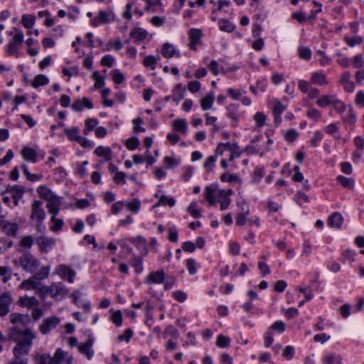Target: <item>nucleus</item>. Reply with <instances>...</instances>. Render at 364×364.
<instances>
[{"mask_svg": "<svg viewBox=\"0 0 364 364\" xmlns=\"http://www.w3.org/2000/svg\"><path fill=\"white\" fill-rule=\"evenodd\" d=\"M18 304L21 306L31 308L33 306H37L39 304V301L38 299L34 297H28L27 296H21L18 301Z\"/></svg>", "mask_w": 364, "mask_h": 364, "instance_id": "obj_16", "label": "nucleus"}, {"mask_svg": "<svg viewBox=\"0 0 364 364\" xmlns=\"http://www.w3.org/2000/svg\"><path fill=\"white\" fill-rule=\"evenodd\" d=\"M335 97V95H322L317 100L316 104L321 107H325L332 105Z\"/></svg>", "mask_w": 364, "mask_h": 364, "instance_id": "obj_27", "label": "nucleus"}, {"mask_svg": "<svg viewBox=\"0 0 364 364\" xmlns=\"http://www.w3.org/2000/svg\"><path fill=\"white\" fill-rule=\"evenodd\" d=\"M36 243L40 250L43 252H48L55 244V239L41 235L36 238Z\"/></svg>", "mask_w": 364, "mask_h": 364, "instance_id": "obj_10", "label": "nucleus"}, {"mask_svg": "<svg viewBox=\"0 0 364 364\" xmlns=\"http://www.w3.org/2000/svg\"><path fill=\"white\" fill-rule=\"evenodd\" d=\"M56 200L55 198H53V200H50L49 203L47 204V208L48 209V211L53 214V216H55L59 212V207L55 203Z\"/></svg>", "mask_w": 364, "mask_h": 364, "instance_id": "obj_53", "label": "nucleus"}, {"mask_svg": "<svg viewBox=\"0 0 364 364\" xmlns=\"http://www.w3.org/2000/svg\"><path fill=\"white\" fill-rule=\"evenodd\" d=\"M161 53L164 57L170 58L173 56L175 53V48L170 43H164L161 50Z\"/></svg>", "mask_w": 364, "mask_h": 364, "instance_id": "obj_36", "label": "nucleus"}, {"mask_svg": "<svg viewBox=\"0 0 364 364\" xmlns=\"http://www.w3.org/2000/svg\"><path fill=\"white\" fill-rule=\"evenodd\" d=\"M43 203L41 200H34L31 205V218L36 223H43L46 218V213L42 208Z\"/></svg>", "mask_w": 364, "mask_h": 364, "instance_id": "obj_5", "label": "nucleus"}, {"mask_svg": "<svg viewBox=\"0 0 364 364\" xmlns=\"http://www.w3.org/2000/svg\"><path fill=\"white\" fill-rule=\"evenodd\" d=\"M37 279H34L33 276L28 279L24 280L22 282V283L20 285V287L21 289H38V287L40 285V283L36 281Z\"/></svg>", "mask_w": 364, "mask_h": 364, "instance_id": "obj_26", "label": "nucleus"}, {"mask_svg": "<svg viewBox=\"0 0 364 364\" xmlns=\"http://www.w3.org/2000/svg\"><path fill=\"white\" fill-rule=\"evenodd\" d=\"M230 343V340L228 337L223 335H219L217 338L216 345L220 348H227Z\"/></svg>", "mask_w": 364, "mask_h": 364, "instance_id": "obj_44", "label": "nucleus"}, {"mask_svg": "<svg viewBox=\"0 0 364 364\" xmlns=\"http://www.w3.org/2000/svg\"><path fill=\"white\" fill-rule=\"evenodd\" d=\"M271 328L274 331L282 333L285 331L286 325L283 321H277L271 326Z\"/></svg>", "mask_w": 364, "mask_h": 364, "instance_id": "obj_62", "label": "nucleus"}, {"mask_svg": "<svg viewBox=\"0 0 364 364\" xmlns=\"http://www.w3.org/2000/svg\"><path fill=\"white\" fill-rule=\"evenodd\" d=\"M11 270L6 267H0V279L3 283H6L11 278Z\"/></svg>", "mask_w": 364, "mask_h": 364, "instance_id": "obj_40", "label": "nucleus"}, {"mask_svg": "<svg viewBox=\"0 0 364 364\" xmlns=\"http://www.w3.org/2000/svg\"><path fill=\"white\" fill-rule=\"evenodd\" d=\"M114 62V58L112 55H106L101 59L100 64L102 66L112 68L113 66Z\"/></svg>", "mask_w": 364, "mask_h": 364, "instance_id": "obj_55", "label": "nucleus"}, {"mask_svg": "<svg viewBox=\"0 0 364 364\" xmlns=\"http://www.w3.org/2000/svg\"><path fill=\"white\" fill-rule=\"evenodd\" d=\"M37 193L43 199H46L48 201L53 200V198H55L56 197L53 194L51 191L46 186H39L37 188Z\"/></svg>", "mask_w": 364, "mask_h": 364, "instance_id": "obj_23", "label": "nucleus"}, {"mask_svg": "<svg viewBox=\"0 0 364 364\" xmlns=\"http://www.w3.org/2000/svg\"><path fill=\"white\" fill-rule=\"evenodd\" d=\"M51 221L54 223V225L51 228L53 231H58L61 230L63 225V220L56 218L55 216H53L51 218Z\"/></svg>", "mask_w": 364, "mask_h": 364, "instance_id": "obj_64", "label": "nucleus"}, {"mask_svg": "<svg viewBox=\"0 0 364 364\" xmlns=\"http://www.w3.org/2000/svg\"><path fill=\"white\" fill-rule=\"evenodd\" d=\"M92 341L90 340H87L85 343H80L78 346L79 351L83 354H85L88 358H90L92 356V353L91 352Z\"/></svg>", "mask_w": 364, "mask_h": 364, "instance_id": "obj_28", "label": "nucleus"}, {"mask_svg": "<svg viewBox=\"0 0 364 364\" xmlns=\"http://www.w3.org/2000/svg\"><path fill=\"white\" fill-rule=\"evenodd\" d=\"M60 323V318L56 316H53L44 319L42 323L39 326V331L42 334H47L51 330L55 328Z\"/></svg>", "mask_w": 364, "mask_h": 364, "instance_id": "obj_8", "label": "nucleus"}, {"mask_svg": "<svg viewBox=\"0 0 364 364\" xmlns=\"http://www.w3.org/2000/svg\"><path fill=\"white\" fill-rule=\"evenodd\" d=\"M218 24L220 29L223 31L230 33L232 32L235 29V26L225 19L220 20Z\"/></svg>", "mask_w": 364, "mask_h": 364, "instance_id": "obj_39", "label": "nucleus"}, {"mask_svg": "<svg viewBox=\"0 0 364 364\" xmlns=\"http://www.w3.org/2000/svg\"><path fill=\"white\" fill-rule=\"evenodd\" d=\"M10 321L13 324L20 323L22 326H27L31 322V318L28 314H21L13 313L9 316Z\"/></svg>", "mask_w": 364, "mask_h": 364, "instance_id": "obj_13", "label": "nucleus"}, {"mask_svg": "<svg viewBox=\"0 0 364 364\" xmlns=\"http://www.w3.org/2000/svg\"><path fill=\"white\" fill-rule=\"evenodd\" d=\"M146 36L147 32L141 28L133 29L130 32V36L134 38L135 41H143Z\"/></svg>", "mask_w": 364, "mask_h": 364, "instance_id": "obj_29", "label": "nucleus"}, {"mask_svg": "<svg viewBox=\"0 0 364 364\" xmlns=\"http://www.w3.org/2000/svg\"><path fill=\"white\" fill-rule=\"evenodd\" d=\"M55 273L62 279H67L70 283L73 282V279L76 274L75 271L72 269L69 266L60 264L55 269Z\"/></svg>", "mask_w": 364, "mask_h": 364, "instance_id": "obj_9", "label": "nucleus"}, {"mask_svg": "<svg viewBox=\"0 0 364 364\" xmlns=\"http://www.w3.org/2000/svg\"><path fill=\"white\" fill-rule=\"evenodd\" d=\"M49 272H50V267L49 266L43 267L42 268L40 269L39 271H38L35 273V274L33 275V277H34V279L39 280V281L43 280V279H46L48 277Z\"/></svg>", "mask_w": 364, "mask_h": 364, "instance_id": "obj_35", "label": "nucleus"}, {"mask_svg": "<svg viewBox=\"0 0 364 364\" xmlns=\"http://www.w3.org/2000/svg\"><path fill=\"white\" fill-rule=\"evenodd\" d=\"M79 129L77 127H72L71 129H65V132L68 138L71 141H78V138L80 137L79 134Z\"/></svg>", "mask_w": 364, "mask_h": 364, "instance_id": "obj_33", "label": "nucleus"}, {"mask_svg": "<svg viewBox=\"0 0 364 364\" xmlns=\"http://www.w3.org/2000/svg\"><path fill=\"white\" fill-rule=\"evenodd\" d=\"M133 335V331L131 328H127L125 330L124 333L123 334H121L118 336L117 339L119 341H124L129 342V339Z\"/></svg>", "mask_w": 364, "mask_h": 364, "instance_id": "obj_63", "label": "nucleus"}, {"mask_svg": "<svg viewBox=\"0 0 364 364\" xmlns=\"http://www.w3.org/2000/svg\"><path fill=\"white\" fill-rule=\"evenodd\" d=\"M13 302V298L9 291L0 294V316H5L9 312V306Z\"/></svg>", "mask_w": 364, "mask_h": 364, "instance_id": "obj_7", "label": "nucleus"}, {"mask_svg": "<svg viewBox=\"0 0 364 364\" xmlns=\"http://www.w3.org/2000/svg\"><path fill=\"white\" fill-rule=\"evenodd\" d=\"M36 338L35 333L30 328L21 331L18 326L9 329L8 338L9 341L17 342L13 349L15 360L13 364H26L27 355L32 346V341Z\"/></svg>", "mask_w": 364, "mask_h": 364, "instance_id": "obj_1", "label": "nucleus"}, {"mask_svg": "<svg viewBox=\"0 0 364 364\" xmlns=\"http://www.w3.org/2000/svg\"><path fill=\"white\" fill-rule=\"evenodd\" d=\"M38 364H54V358L49 354H43L36 360Z\"/></svg>", "mask_w": 364, "mask_h": 364, "instance_id": "obj_46", "label": "nucleus"}, {"mask_svg": "<svg viewBox=\"0 0 364 364\" xmlns=\"http://www.w3.org/2000/svg\"><path fill=\"white\" fill-rule=\"evenodd\" d=\"M232 149H229L228 151L231 152V154L229 158V161H232L235 158H238L240 156V152L239 151V146L236 144H232Z\"/></svg>", "mask_w": 364, "mask_h": 364, "instance_id": "obj_61", "label": "nucleus"}, {"mask_svg": "<svg viewBox=\"0 0 364 364\" xmlns=\"http://www.w3.org/2000/svg\"><path fill=\"white\" fill-rule=\"evenodd\" d=\"M23 158L26 160L36 163L37 161L36 152L34 149L29 147H24L21 150Z\"/></svg>", "mask_w": 364, "mask_h": 364, "instance_id": "obj_18", "label": "nucleus"}, {"mask_svg": "<svg viewBox=\"0 0 364 364\" xmlns=\"http://www.w3.org/2000/svg\"><path fill=\"white\" fill-rule=\"evenodd\" d=\"M40 291L45 294H50L52 297L64 296L68 292V289L62 282L53 283L49 287H42Z\"/></svg>", "mask_w": 364, "mask_h": 364, "instance_id": "obj_3", "label": "nucleus"}, {"mask_svg": "<svg viewBox=\"0 0 364 364\" xmlns=\"http://www.w3.org/2000/svg\"><path fill=\"white\" fill-rule=\"evenodd\" d=\"M112 321L117 326H120L122 323V314L120 311H113L112 314Z\"/></svg>", "mask_w": 364, "mask_h": 364, "instance_id": "obj_56", "label": "nucleus"}, {"mask_svg": "<svg viewBox=\"0 0 364 364\" xmlns=\"http://www.w3.org/2000/svg\"><path fill=\"white\" fill-rule=\"evenodd\" d=\"M54 364H70L73 362V357L61 348H58L54 356Z\"/></svg>", "mask_w": 364, "mask_h": 364, "instance_id": "obj_11", "label": "nucleus"}, {"mask_svg": "<svg viewBox=\"0 0 364 364\" xmlns=\"http://www.w3.org/2000/svg\"><path fill=\"white\" fill-rule=\"evenodd\" d=\"M159 205H168L170 207H173L175 205V200L173 198H168L166 196H163L160 198L159 201L156 205L157 206Z\"/></svg>", "mask_w": 364, "mask_h": 364, "instance_id": "obj_50", "label": "nucleus"}, {"mask_svg": "<svg viewBox=\"0 0 364 364\" xmlns=\"http://www.w3.org/2000/svg\"><path fill=\"white\" fill-rule=\"evenodd\" d=\"M19 265L26 272L34 273L40 266V262L30 252L21 255L19 259Z\"/></svg>", "mask_w": 364, "mask_h": 364, "instance_id": "obj_2", "label": "nucleus"}, {"mask_svg": "<svg viewBox=\"0 0 364 364\" xmlns=\"http://www.w3.org/2000/svg\"><path fill=\"white\" fill-rule=\"evenodd\" d=\"M139 144V141L136 137L129 138L126 143L127 148L129 150L136 149Z\"/></svg>", "mask_w": 364, "mask_h": 364, "instance_id": "obj_54", "label": "nucleus"}, {"mask_svg": "<svg viewBox=\"0 0 364 364\" xmlns=\"http://www.w3.org/2000/svg\"><path fill=\"white\" fill-rule=\"evenodd\" d=\"M165 278V273L163 270H159L155 272L149 274L148 279L153 283L161 284L164 282Z\"/></svg>", "mask_w": 364, "mask_h": 364, "instance_id": "obj_25", "label": "nucleus"}, {"mask_svg": "<svg viewBox=\"0 0 364 364\" xmlns=\"http://www.w3.org/2000/svg\"><path fill=\"white\" fill-rule=\"evenodd\" d=\"M214 101V95L213 92L208 93L205 97L201 99L200 105L203 110H208L212 107Z\"/></svg>", "mask_w": 364, "mask_h": 364, "instance_id": "obj_24", "label": "nucleus"}, {"mask_svg": "<svg viewBox=\"0 0 364 364\" xmlns=\"http://www.w3.org/2000/svg\"><path fill=\"white\" fill-rule=\"evenodd\" d=\"M0 228L6 235L15 237L18 229V225L15 223H11L4 215H0Z\"/></svg>", "mask_w": 364, "mask_h": 364, "instance_id": "obj_6", "label": "nucleus"}, {"mask_svg": "<svg viewBox=\"0 0 364 364\" xmlns=\"http://www.w3.org/2000/svg\"><path fill=\"white\" fill-rule=\"evenodd\" d=\"M12 193V198H21L24 193V188L22 186L16 185L8 189Z\"/></svg>", "mask_w": 364, "mask_h": 364, "instance_id": "obj_38", "label": "nucleus"}, {"mask_svg": "<svg viewBox=\"0 0 364 364\" xmlns=\"http://www.w3.org/2000/svg\"><path fill=\"white\" fill-rule=\"evenodd\" d=\"M188 211L195 218H198L201 216L200 212L197 210V203L192 202L188 207Z\"/></svg>", "mask_w": 364, "mask_h": 364, "instance_id": "obj_48", "label": "nucleus"}, {"mask_svg": "<svg viewBox=\"0 0 364 364\" xmlns=\"http://www.w3.org/2000/svg\"><path fill=\"white\" fill-rule=\"evenodd\" d=\"M343 361V358L340 355L336 353H331L324 357L323 362L326 364H331L333 363H341Z\"/></svg>", "mask_w": 364, "mask_h": 364, "instance_id": "obj_37", "label": "nucleus"}, {"mask_svg": "<svg viewBox=\"0 0 364 364\" xmlns=\"http://www.w3.org/2000/svg\"><path fill=\"white\" fill-rule=\"evenodd\" d=\"M48 78L44 75H38L33 79L31 85L34 88H37L40 86L46 85L48 83Z\"/></svg>", "mask_w": 364, "mask_h": 364, "instance_id": "obj_30", "label": "nucleus"}, {"mask_svg": "<svg viewBox=\"0 0 364 364\" xmlns=\"http://www.w3.org/2000/svg\"><path fill=\"white\" fill-rule=\"evenodd\" d=\"M190 43L188 44L191 49L196 50V45L200 43V38L202 36V32L200 29L198 28H191L188 33Z\"/></svg>", "mask_w": 364, "mask_h": 364, "instance_id": "obj_12", "label": "nucleus"}, {"mask_svg": "<svg viewBox=\"0 0 364 364\" xmlns=\"http://www.w3.org/2000/svg\"><path fill=\"white\" fill-rule=\"evenodd\" d=\"M95 154L98 156L103 157L106 161L112 159V150L109 147L99 146L95 149Z\"/></svg>", "mask_w": 364, "mask_h": 364, "instance_id": "obj_17", "label": "nucleus"}, {"mask_svg": "<svg viewBox=\"0 0 364 364\" xmlns=\"http://www.w3.org/2000/svg\"><path fill=\"white\" fill-rule=\"evenodd\" d=\"M216 161V156H209L206 161L204 163V168L207 171H211L215 166V163Z\"/></svg>", "mask_w": 364, "mask_h": 364, "instance_id": "obj_47", "label": "nucleus"}, {"mask_svg": "<svg viewBox=\"0 0 364 364\" xmlns=\"http://www.w3.org/2000/svg\"><path fill=\"white\" fill-rule=\"evenodd\" d=\"M174 130L186 134L188 129V125L185 119H177L172 122Z\"/></svg>", "mask_w": 364, "mask_h": 364, "instance_id": "obj_19", "label": "nucleus"}, {"mask_svg": "<svg viewBox=\"0 0 364 364\" xmlns=\"http://www.w3.org/2000/svg\"><path fill=\"white\" fill-rule=\"evenodd\" d=\"M126 205L129 210L136 213L140 208L141 202L139 200L134 198L132 201L127 203Z\"/></svg>", "mask_w": 364, "mask_h": 364, "instance_id": "obj_45", "label": "nucleus"}, {"mask_svg": "<svg viewBox=\"0 0 364 364\" xmlns=\"http://www.w3.org/2000/svg\"><path fill=\"white\" fill-rule=\"evenodd\" d=\"M112 80L116 84H121L124 82V77L122 73L118 70H114L112 71Z\"/></svg>", "mask_w": 364, "mask_h": 364, "instance_id": "obj_52", "label": "nucleus"}, {"mask_svg": "<svg viewBox=\"0 0 364 364\" xmlns=\"http://www.w3.org/2000/svg\"><path fill=\"white\" fill-rule=\"evenodd\" d=\"M343 218L339 213H333L328 219V225L331 228L340 229L342 226Z\"/></svg>", "mask_w": 364, "mask_h": 364, "instance_id": "obj_15", "label": "nucleus"}, {"mask_svg": "<svg viewBox=\"0 0 364 364\" xmlns=\"http://www.w3.org/2000/svg\"><path fill=\"white\" fill-rule=\"evenodd\" d=\"M157 63V60L154 55H148L144 58L143 64L146 67H151V69L155 68V65Z\"/></svg>", "mask_w": 364, "mask_h": 364, "instance_id": "obj_49", "label": "nucleus"}, {"mask_svg": "<svg viewBox=\"0 0 364 364\" xmlns=\"http://www.w3.org/2000/svg\"><path fill=\"white\" fill-rule=\"evenodd\" d=\"M298 54L300 58L309 60L311 57V50L307 47H299Z\"/></svg>", "mask_w": 364, "mask_h": 364, "instance_id": "obj_41", "label": "nucleus"}, {"mask_svg": "<svg viewBox=\"0 0 364 364\" xmlns=\"http://www.w3.org/2000/svg\"><path fill=\"white\" fill-rule=\"evenodd\" d=\"M196 262L193 259H188L186 261L187 269L190 274H194L196 273Z\"/></svg>", "mask_w": 364, "mask_h": 364, "instance_id": "obj_60", "label": "nucleus"}, {"mask_svg": "<svg viewBox=\"0 0 364 364\" xmlns=\"http://www.w3.org/2000/svg\"><path fill=\"white\" fill-rule=\"evenodd\" d=\"M332 105H333L335 110L338 113L343 112L346 108L345 104L340 100L336 99V97L333 101Z\"/></svg>", "mask_w": 364, "mask_h": 364, "instance_id": "obj_51", "label": "nucleus"}, {"mask_svg": "<svg viewBox=\"0 0 364 364\" xmlns=\"http://www.w3.org/2000/svg\"><path fill=\"white\" fill-rule=\"evenodd\" d=\"M33 243V239L31 236H25L20 241V246L26 248H31Z\"/></svg>", "mask_w": 364, "mask_h": 364, "instance_id": "obj_57", "label": "nucleus"}, {"mask_svg": "<svg viewBox=\"0 0 364 364\" xmlns=\"http://www.w3.org/2000/svg\"><path fill=\"white\" fill-rule=\"evenodd\" d=\"M215 191L216 189L213 186H207L205 189V198L211 206L217 203L214 196Z\"/></svg>", "mask_w": 364, "mask_h": 364, "instance_id": "obj_22", "label": "nucleus"}, {"mask_svg": "<svg viewBox=\"0 0 364 364\" xmlns=\"http://www.w3.org/2000/svg\"><path fill=\"white\" fill-rule=\"evenodd\" d=\"M185 89L181 84H178L173 90V99L175 102H178L183 98Z\"/></svg>", "mask_w": 364, "mask_h": 364, "instance_id": "obj_34", "label": "nucleus"}, {"mask_svg": "<svg viewBox=\"0 0 364 364\" xmlns=\"http://www.w3.org/2000/svg\"><path fill=\"white\" fill-rule=\"evenodd\" d=\"M285 106L283 105L279 101H277L274 102L272 111L274 114L275 115L276 122L281 121L279 115L285 110Z\"/></svg>", "mask_w": 364, "mask_h": 364, "instance_id": "obj_31", "label": "nucleus"}, {"mask_svg": "<svg viewBox=\"0 0 364 364\" xmlns=\"http://www.w3.org/2000/svg\"><path fill=\"white\" fill-rule=\"evenodd\" d=\"M36 17L31 14H24L22 16L21 23L26 28H31L35 23Z\"/></svg>", "mask_w": 364, "mask_h": 364, "instance_id": "obj_32", "label": "nucleus"}, {"mask_svg": "<svg viewBox=\"0 0 364 364\" xmlns=\"http://www.w3.org/2000/svg\"><path fill=\"white\" fill-rule=\"evenodd\" d=\"M109 21V16L108 13L105 11H100L95 18L92 21L93 26H97L100 23H107Z\"/></svg>", "mask_w": 364, "mask_h": 364, "instance_id": "obj_21", "label": "nucleus"}, {"mask_svg": "<svg viewBox=\"0 0 364 364\" xmlns=\"http://www.w3.org/2000/svg\"><path fill=\"white\" fill-rule=\"evenodd\" d=\"M72 108L75 112H80L83 109L84 107H86L89 109L93 108V105L92 102L87 97H83L82 100L77 99L76 100L72 105Z\"/></svg>", "mask_w": 364, "mask_h": 364, "instance_id": "obj_14", "label": "nucleus"}, {"mask_svg": "<svg viewBox=\"0 0 364 364\" xmlns=\"http://www.w3.org/2000/svg\"><path fill=\"white\" fill-rule=\"evenodd\" d=\"M337 181L345 188H351L354 185V181L353 179L343 176H338L337 177Z\"/></svg>", "mask_w": 364, "mask_h": 364, "instance_id": "obj_42", "label": "nucleus"}, {"mask_svg": "<svg viewBox=\"0 0 364 364\" xmlns=\"http://www.w3.org/2000/svg\"><path fill=\"white\" fill-rule=\"evenodd\" d=\"M232 147H234L232 146V144L228 142V143H220L216 149H215V154L216 155H223L225 151H228L229 149H232Z\"/></svg>", "mask_w": 364, "mask_h": 364, "instance_id": "obj_43", "label": "nucleus"}, {"mask_svg": "<svg viewBox=\"0 0 364 364\" xmlns=\"http://www.w3.org/2000/svg\"><path fill=\"white\" fill-rule=\"evenodd\" d=\"M264 176V168L257 166L254 170L253 182L258 183Z\"/></svg>", "mask_w": 364, "mask_h": 364, "instance_id": "obj_58", "label": "nucleus"}, {"mask_svg": "<svg viewBox=\"0 0 364 364\" xmlns=\"http://www.w3.org/2000/svg\"><path fill=\"white\" fill-rule=\"evenodd\" d=\"M14 31L16 33L7 46V53L9 55L17 53L19 47L22 45L23 41V33L17 28H14Z\"/></svg>", "mask_w": 364, "mask_h": 364, "instance_id": "obj_4", "label": "nucleus"}, {"mask_svg": "<svg viewBox=\"0 0 364 364\" xmlns=\"http://www.w3.org/2000/svg\"><path fill=\"white\" fill-rule=\"evenodd\" d=\"M311 82L318 85H325L328 83L326 75L321 72L313 73Z\"/></svg>", "mask_w": 364, "mask_h": 364, "instance_id": "obj_20", "label": "nucleus"}, {"mask_svg": "<svg viewBox=\"0 0 364 364\" xmlns=\"http://www.w3.org/2000/svg\"><path fill=\"white\" fill-rule=\"evenodd\" d=\"M345 41L349 46L353 47L355 45L361 44L363 42V38L360 36H355L354 38H345Z\"/></svg>", "mask_w": 364, "mask_h": 364, "instance_id": "obj_59", "label": "nucleus"}]
</instances>
